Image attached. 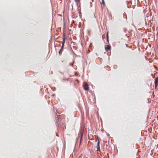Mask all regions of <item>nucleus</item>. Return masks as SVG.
Segmentation results:
<instances>
[{"mask_svg": "<svg viewBox=\"0 0 158 158\" xmlns=\"http://www.w3.org/2000/svg\"><path fill=\"white\" fill-rule=\"evenodd\" d=\"M84 128H81L78 134V136L77 138H82L84 132Z\"/></svg>", "mask_w": 158, "mask_h": 158, "instance_id": "obj_1", "label": "nucleus"}, {"mask_svg": "<svg viewBox=\"0 0 158 158\" xmlns=\"http://www.w3.org/2000/svg\"><path fill=\"white\" fill-rule=\"evenodd\" d=\"M98 143H97V145L96 147L97 148V151H98L99 152H100L101 150L100 149L99 144H100V141L99 140V139H98Z\"/></svg>", "mask_w": 158, "mask_h": 158, "instance_id": "obj_2", "label": "nucleus"}, {"mask_svg": "<svg viewBox=\"0 0 158 158\" xmlns=\"http://www.w3.org/2000/svg\"><path fill=\"white\" fill-rule=\"evenodd\" d=\"M111 49V47L110 45H108L106 47H105V50L106 52H108Z\"/></svg>", "mask_w": 158, "mask_h": 158, "instance_id": "obj_3", "label": "nucleus"}, {"mask_svg": "<svg viewBox=\"0 0 158 158\" xmlns=\"http://www.w3.org/2000/svg\"><path fill=\"white\" fill-rule=\"evenodd\" d=\"M84 89L85 90H89V88L88 84H86L84 86Z\"/></svg>", "mask_w": 158, "mask_h": 158, "instance_id": "obj_4", "label": "nucleus"}, {"mask_svg": "<svg viewBox=\"0 0 158 158\" xmlns=\"http://www.w3.org/2000/svg\"><path fill=\"white\" fill-rule=\"evenodd\" d=\"M154 84L155 86L156 87L158 84V77L156 78L155 79Z\"/></svg>", "mask_w": 158, "mask_h": 158, "instance_id": "obj_5", "label": "nucleus"}, {"mask_svg": "<svg viewBox=\"0 0 158 158\" xmlns=\"http://www.w3.org/2000/svg\"><path fill=\"white\" fill-rule=\"evenodd\" d=\"M106 40L107 42L108 43H109V35H108V31L106 34Z\"/></svg>", "mask_w": 158, "mask_h": 158, "instance_id": "obj_6", "label": "nucleus"}, {"mask_svg": "<svg viewBox=\"0 0 158 158\" xmlns=\"http://www.w3.org/2000/svg\"><path fill=\"white\" fill-rule=\"evenodd\" d=\"M101 4H102L103 6H104L105 5V3L104 2V0H102V2L101 3Z\"/></svg>", "mask_w": 158, "mask_h": 158, "instance_id": "obj_7", "label": "nucleus"}, {"mask_svg": "<svg viewBox=\"0 0 158 158\" xmlns=\"http://www.w3.org/2000/svg\"><path fill=\"white\" fill-rule=\"evenodd\" d=\"M62 50L61 49L60 50V51H59V54L60 55V54L62 53Z\"/></svg>", "mask_w": 158, "mask_h": 158, "instance_id": "obj_8", "label": "nucleus"}, {"mask_svg": "<svg viewBox=\"0 0 158 158\" xmlns=\"http://www.w3.org/2000/svg\"><path fill=\"white\" fill-rule=\"evenodd\" d=\"M64 43H63V44H62V47H61V49L62 50L63 48V47H64Z\"/></svg>", "mask_w": 158, "mask_h": 158, "instance_id": "obj_9", "label": "nucleus"}, {"mask_svg": "<svg viewBox=\"0 0 158 158\" xmlns=\"http://www.w3.org/2000/svg\"><path fill=\"white\" fill-rule=\"evenodd\" d=\"M90 5H91V7L92 6V3L91 2H90Z\"/></svg>", "mask_w": 158, "mask_h": 158, "instance_id": "obj_10", "label": "nucleus"}, {"mask_svg": "<svg viewBox=\"0 0 158 158\" xmlns=\"http://www.w3.org/2000/svg\"><path fill=\"white\" fill-rule=\"evenodd\" d=\"M81 139H80V143H81Z\"/></svg>", "mask_w": 158, "mask_h": 158, "instance_id": "obj_11", "label": "nucleus"}, {"mask_svg": "<svg viewBox=\"0 0 158 158\" xmlns=\"http://www.w3.org/2000/svg\"><path fill=\"white\" fill-rule=\"evenodd\" d=\"M69 39H70V40H72V39H71V38H70Z\"/></svg>", "mask_w": 158, "mask_h": 158, "instance_id": "obj_12", "label": "nucleus"}, {"mask_svg": "<svg viewBox=\"0 0 158 158\" xmlns=\"http://www.w3.org/2000/svg\"><path fill=\"white\" fill-rule=\"evenodd\" d=\"M94 17L95 18V15L94 14Z\"/></svg>", "mask_w": 158, "mask_h": 158, "instance_id": "obj_13", "label": "nucleus"}, {"mask_svg": "<svg viewBox=\"0 0 158 158\" xmlns=\"http://www.w3.org/2000/svg\"><path fill=\"white\" fill-rule=\"evenodd\" d=\"M71 17L72 18H74L73 17V15H71Z\"/></svg>", "mask_w": 158, "mask_h": 158, "instance_id": "obj_14", "label": "nucleus"}, {"mask_svg": "<svg viewBox=\"0 0 158 158\" xmlns=\"http://www.w3.org/2000/svg\"><path fill=\"white\" fill-rule=\"evenodd\" d=\"M88 138H89V135H88Z\"/></svg>", "mask_w": 158, "mask_h": 158, "instance_id": "obj_15", "label": "nucleus"}, {"mask_svg": "<svg viewBox=\"0 0 158 158\" xmlns=\"http://www.w3.org/2000/svg\"><path fill=\"white\" fill-rule=\"evenodd\" d=\"M98 137H97V139H98Z\"/></svg>", "mask_w": 158, "mask_h": 158, "instance_id": "obj_16", "label": "nucleus"}]
</instances>
